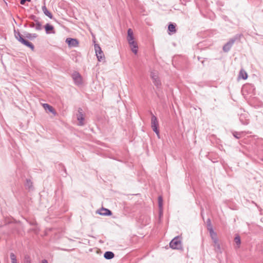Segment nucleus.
Wrapping results in <instances>:
<instances>
[{
  "label": "nucleus",
  "instance_id": "aec40b11",
  "mask_svg": "<svg viewBox=\"0 0 263 263\" xmlns=\"http://www.w3.org/2000/svg\"><path fill=\"white\" fill-rule=\"evenodd\" d=\"M115 254L112 252L106 251L104 254V257L106 259H110L114 257Z\"/></svg>",
  "mask_w": 263,
  "mask_h": 263
},
{
  "label": "nucleus",
  "instance_id": "412c9836",
  "mask_svg": "<svg viewBox=\"0 0 263 263\" xmlns=\"http://www.w3.org/2000/svg\"><path fill=\"white\" fill-rule=\"evenodd\" d=\"M153 82L158 89H160L161 86V82L159 78L153 80Z\"/></svg>",
  "mask_w": 263,
  "mask_h": 263
},
{
  "label": "nucleus",
  "instance_id": "c9c22d12",
  "mask_svg": "<svg viewBox=\"0 0 263 263\" xmlns=\"http://www.w3.org/2000/svg\"><path fill=\"white\" fill-rule=\"evenodd\" d=\"M34 23H35V25H36L37 23H40V22L39 21V18L37 17V18H36L35 21H34Z\"/></svg>",
  "mask_w": 263,
  "mask_h": 263
},
{
  "label": "nucleus",
  "instance_id": "ddd939ff",
  "mask_svg": "<svg viewBox=\"0 0 263 263\" xmlns=\"http://www.w3.org/2000/svg\"><path fill=\"white\" fill-rule=\"evenodd\" d=\"M209 232H210V236L211 237V238L213 240V242L214 243H216V241H218V238L217 237V234L216 233H215L213 228H209Z\"/></svg>",
  "mask_w": 263,
  "mask_h": 263
},
{
  "label": "nucleus",
  "instance_id": "5701e85b",
  "mask_svg": "<svg viewBox=\"0 0 263 263\" xmlns=\"http://www.w3.org/2000/svg\"><path fill=\"white\" fill-rule=\"evenodd\" d=\"M158 205L160 213H161L163 208V198L161 196L158 197Z\"/></svg>",
  "mask_w": 263,
  "mask_h": 263
},
{
  "label": "nucleus",
  "instance_id": "2f4dec72",
  "mask_svg": "<svg viewBox=\"0 0 263 263\" xmlns=\"http://www.w3.org/2000/svg\"><path fill=\"white\" fill-rule=\"evenodd\" d=\"M151 77L152 80H154L155 79L158 78V77L155 72H151Z\"/></svg>",
  "mask_w": 263,
  "mask_h": 263
},
{
  "label": "nucleus",
  "instance_id": "dca6fc26",
  "mask_svg": "<svg viewBox=\"0 0 263 263\" xmlns=\"http://www.w3.org/2000/svg\"><path fill=\"white\" fill-rule=\"evenodd\" d=\"M176 24L174 23H170L168 26V31H169L168 34L174 33L176 32Z\"/></svg>",
  "mask_w": 263,
  "mask_h": 263
},
{
  "label": "nucleus",
  "instance_id": "393cba45",
  "mask_svg": "<svg viewBox=\"0 0 263 263\" xmlns=\"http://www.w3.org/2000/svg\"><path fill=\"white\" fill-rule=\"evenodd\" d=\"M14 35L15 38L20 42H21V39H24L22 36V35L20 33L19 31L16 32L15 30H14Z\"/></svg>",
  "mask_w": 263,
  "mask_h": 263
},
{
  "label": "nucleus",
  "instance_id": "0eeeda50",
  "mask_svg": "<svg viewBox=\"0 0 263 263\" xmlns=\"http://www.w3.org/2000/svg\"><path fill=\"white\" fill-rule=\"evenodd\" d=\"M97 213L103 216H110L112 215V212L110 210L104 208H102L98 211Z\"/></svg>",
  "mask_w": 263,
  "mask_h": 263
},
{
  "label": "nucleus",
  "instance_id": "1a4fd4ad",
  "mask_svg": "<svg viewBox=\"0 0 263 263\" xmlns=\"http://www.w3.org/2000/svg\"><path fill=\"white\" fill-rule=\"evenodd\" d=\"M248 115L246 113L241 114L239 117V120L242 124L248 125L249 123V120L247 118Z\"/></svg>",
  "mask_w": 263,
  "mask_h": 263
},
{
  "label": "nucleus",
  "instance_id": "4468645a",
  "mask_svg": "<svg viewBox=\"0 0 263 263\" xmlns=\"http://www.w3.org/2000/svg\"><path fill=\"white\" fill-rule=\"evenodd\" d=\"M21 43L23 45L26 46L28 47H29L32 51L34 49V46L31 42H29L28 40H26L24 39H21Z\"/></svg>",
  "mask_w": 263,
  "mask_h": 263
},
{
  "label": "nucleus",
  "instance_id": "2eb2a0df",
  "mask_svg": "<svg viewBox=\"0 0 263 263\" xmlns=\"http://www.w3.org/2000/svg\"><path fill=\"white\" fill-rule=\"evenodd\" d=\"M24 36L29 40H33L37 37V34L36 33H30L27 32H25L24 33Z\"/></svg>",
  "mask_w": 263,
  "mask_h": 263
},
{
  "label": "nucleus",
  "instance_id": "6ab92c4d",
  "mask_svg": "<svg viewBox=\"0 0 263 263\" xmlns=\"http://www.w3.org/2000/svg\"><path fill=\"white\" fill-rule=\"evenodd\" d=\"M43 106L46 110L48 111L49 112L55 113L54 108L48 104L44 103L43 104Z\"/></svg>",
  "mask_w": 263,
  "mask_h": 263
},
{
  "label": "nucleus",
  "instance_id": "39448f33",
  "mask_svg": "<svg viewBox=\"0 0 263 263\" xmlns=\"http://www.w3.org/2000/svg\"><path fill=\"white\" fill-rule=\"evenodd\" d=\"M66 42L69 47H76L79 44V42L77 39L70 37L66 39Z\"/></svg>",
  "mask_w": 263,
  "mask_h": 263
},
{
  "label": "nucleus",
  "instance_id": "c756f323",
  "mask_svg": "<svg viewBox=\"0 0 263 263\" xmlns=\"http://www.w3.org/2000/svg\"><path fill=\"white\" fill-rule=\"evenodd\" d=\"M24 263H31V259L30 257L28 255H26L24 257Z\"/></svg>",
  "mask_w": 263,
  "mask_h": 263
},
{
  "label": "nucleus",
  "instance_id": "9d476101",
  "mask_svg": "<svg viewBox=\"0 0 263 263\" xmlns=\"http://www.w3.org/2000/svg\"><path fill=\"white\" fill-rule=\"evenodd\" d=\"M128 44L130 46V47L131 48L132 51L135 53L137 54L138 52V45L137 43L134 41V40L132 41H128Z\"/></svg>",
  "mask_w": 263,
  "mask_h": 263
},
{
  "label": "nucleus",
  "instance_id": "4c0bfd02",
  "mask_svg": "<svg viewBox=\"0 0 263 263\" xmlns=\"http://www.w3.org/2000/svg\"><path fill=\"white\" fill-rule=\"evenodd\" d=\"M200 59H201V58H200V57H198V60L199 61H200Z\"/></svg>",
  "mask_w": 263,
  "mask_h": 263
},
{
  "label": "nucleus",
  "instance_id": "72a5a7b5",
  "mask_svg": "<svg viewBox=\"0 0 263 263\" xmlns=\"http://www.w3.org/2000/svg\"><path fill=\"white\" fill-rule=\"evenodd\" d=\"M38 17L36 16L35 15L33 14H31L29 16V18L34 21H35V19L37 18Z\"/></svg>",
  "mask_w": 263,
  "mask_h": 263
},
{
  "label": "nucleus",
  "instance_id": "c85d7f7f",
  "mask_svg": "<svg viewBox=\"0 0 263 263\" xmlns=\"http://www.w3.org/2000/svg\"><path fill=\"white\" fill-rule=\"evenodd\" d=\"M28 26L30 28H34L35 27V23L34 22H27L26 24L24 25V27H27Z\"/></svg>",
  "mask_w": 263,
  "mask_h": 263
},
{
  "label": "nucleus",
  "instance_id": "473e14b6",
  "mask_svg": "<svg viewBox=\"0 0 263 263\" xmlns=\"http://www.w3.org/2000/svg\"><path fill=\"white\" fill-rule=\"evenodd\" d=\"M206 222H207V228H208V230H209V228H212L210 219H208Z\"/></svg>",
  "mask_w": 263,
  "mask_h": 263
},
{
  "label": "nucleus",
  "instance_id": "f3484780",
  "mask_svg": "<svg viewBox=\"0 0 263 263\" xmlns=\"http://www.w3.org/2000/svg\"><path fill=\"white\" fill-rule=\"evenodd\" d=\"M42 9L43 13H44V14L45 15L47 16L51 19H52L53 18L52 14L48 10L45 4H44V5L43 6H42Z\"/></svg>",
  "mask_w": 263,
  "mask_h": 263
},
{
  "label": "nucleus",
  "instance_id": "4be33fe9",
  "mask_svg": "<svg viewBox=\"0 0 263 263\" xmlns=\"http://www.w3.org/2000/svg\"><path fill=\"white\" fill-rule=\"evenodd\" d=\"M133 32L132 29L129 28L127 30V41H132L134 40Z\"/></svg>",
  "mask_w": 263,
  "mask_h": 263
},
{
  "label": "nucleus",
  "instance_id": "b1692460",
  "mask_svg": "<svg viewBox=\"0 0 263 263\" xmlns=\"http://www.w3.org/2000/svg\"><path fill=\"white\" fill-rule=\"evenodd\" d=\"M214 247L215 248V251L217 253H221V247L220 244L218 243V241H216V243H214Z\"/></svg>",
  "mask_w": 263,
  "mask_h": 263
},
{
  "label": "nucleus",
  "instance_id": "9b49d317",
  "mask_svg": "<svg viewBox=\"0 0 263 263\" xmlns=\"http://www.w3.org/2000/svg\"><path fill=\"white\" fill-rule=\"evenodd\" d=\"M44 27L45 28L46 33L47 34H50V33L54 34L55 33V31H54V27L52 25H50V24H48V23L46 24L44 26Z\"/></svg>",
  "mask_w": 263,
  "mask_h": 263
},
{
  "label": "nucleus",
  "instance_id": "e433bc0d",
  "mask_svg": "<svg viewBox=\"0 0 263 263\" xmlns=\"http://www.w3.org/2000/svg\"><path fill=\"white\" fill-rule=\"evenodd\" d=\"M42 263H48V261L46 259H43L42 261Z\"/></svg>",
  "mask_w": 263,
  "mask_h": 263
},
{
  "label": "nucleus",
  "instance_id": "423d86ee",
  "mask_svg": "<svg viewBox=\"0 0 263 263\" xmlns=\"http://www.w3.org/2000/svg\"><path fill=\"white\" fill-rule=\"evenodd\" d=\"M72 78L77 85L82 84V77L79 73L74 72L72 75Z\"/></svg>",
  "mask_w": 263,
  "mask_h": 263
},
{
  "label": "nucleus",
  "instance_id": "cd10ccee",
  "mask_svg": "<svg viewBox=\"0 0 263 263\" xmlns=\"http://www.w3.org/2000/svg\"><path fill=\"white\" fill-rule=\"evenodd\" d=\"M35 29L37 31H40L43 28V26L41 22L37 23L36 25H35Z\"/></svg>",
  "mask_w": 263,
  "mask_h": 263
},
{
  "label": "nucleus",
  "instance_id": "6e6552de",
  "mask_svg": "<svg viewBox=\"0 0 263 263\" xmlns=\"http://www.w3.org/2000/svg\"><path fill=\"white\" fill-rule=\"evenodd\" d=\"M77 120L79 121V125H84L83 121L84 120V115L83 114V110L79 108L78 109V114L77 115Z\"/></svg>",
  "mask_w": 263,
  "mask_h": 263
},
{
  "label": "nucleus",
  "instance_id": "a878e982",
  "mask_svg": "<svg viewBox=\"0 0 263 263\" xmlns=\"http://www.w3.org/2000/svg\"><path fill=\"white\" fill-rule=\"evenodd\" d=\"M243 134V132H234L233 133V136L236 139H238L241 137V136Z\"/></svg>",
  "mask_w": 263,
  "mask_h": 263
},
{
  "label": "nucleus",
  "instance_id": "58836bf2",
  "mask_svg": "<svg viewBox=\"0 0 263 263\" xmlns=\"http://www.w3.org/2000/svg\"><path fill=\"white\" fill-rule=\"evenodd\" d=\"M203 62H204V61H201V63H202V64H203Z\"/></svg>",
  "mask_w": 263,
  "mask_h": 263
},
{
  "label": "nucleus",
  "instance_id": "bb28decb",
  "mask_svg": "<svg viewBox=\"0 0 263 263\" xmlns=\"http://www.w3.org/2000/svg\"><path fill=\"white\" fill-rule=\"evenodd\" d=\"M10 257L12 263H17L16 257L13 253H10Z\"/></svg>",
  "mask_w": 263,
  "mask_h": 263
},
{
  "label": "nucleus",
  "instance_id": "f03ea898",
  "mask_svg": "<svg viewBox=\"0 0 263 263\" xmlns=\"http://www.w3.org/2000/svg\"><path fill=\"white\" fill-rule=\"evenodd\" d=\"M152 116L151 117V127L153 130L159 136V123L157 118L153 114L152 111L150 112Z\"/></svg>",
  "mask_w": 263,
  "mask_h": 263
},
{
  "label": "nucleus",
  "instance_id": "f704fd0d",
  "mask_svg": "<svg viewBox=\"0 0 263 263\" xmlns=\"http://www.w3.org/2000/svg\"><path fill=\"white\" fill-rule=\"evenodd\" d=\"M31 0H21V1H20V4H21V5H25V3H26V2H31Z\"/></svg>",
  "mask_w": 263,
  "mask_h": 263
},
{
  "label": "nucleus",
  "instance_id": "a211bd4d",
  "mask_svg": "<svg viewBox=\"0 0 263 263\" xmlns=\"http://www.w3.org/2000/svg\"><path fill=\"white\" fill-rule=\"evenodd\" d=\"M248 78V74L246 71L243 69H241L239 71L238 75V79H242L243 80H246Z\"/></svg>",
  "mask_w": 263,
  "mask_h": 263
},
{
  "label": "nucleus",
  "instance_id": "f8f14e48",
  "mask_svg": "<svg viewBox=\"0 0 263 263\" xmlns=\"http://www.w3.org/2000/svg\"><path fill=\"white\" fill-rule=\"evenodd\" d=\"M25 189L29 191H33L34 189L33 183L30 179H26L24 184Z\"/></svg>",
  "mask_w": 263,
  "mask_h": 263
},
{
  "label": "nucleus",
  "instance_id": "f257e3e1",
  "mask_svg": "<svg viewBox=\"0 0 263 263\" xmlns=\"http://www.w3.org/2000/svg\"><path fill=\"white\" fill-rule=\"evenodd\" d=\"M242 34H237L235 35L233 37L231 38L229 41L225 44L223 47L222 50L224 52H229L232 48L233 45L236 41H238L240 39Z\"/></svg>",
  "mask_w": 263,
  "mask_h": 263
},
{
  "label": "nucleus",
  "instance_id": "7c9ffc66",
  "mask_svg": "<svg viewBox=\"0 0 263 263\" xmlns=\"http://www.w3.org/2000/svg\"><path fill=\"white\" fill-rule=\"evenodd\" d=\"M234 241L237 245H240L241 243L240 237L239 235H236L234 238Z\"/></svg>",
  "mask_w": 263,
  "mask_h": 263
},
{
  "label": "nucleus",
  "instance_id": "7ed1b4c3",
  "mask_svg": "<svg viewBox=\"0 0 263 263\" xmlns=\"http://www.w3.org/2000/svg\"><path fill=\"white\" fill-rule=\"evenodd\" d=\"M170 247L173 249H179L182 247L180 238L176 236L170 242Z\"/></svg>",
  "mask_w": 263,
  "mask_h": 263
},
{
  "label": "nucleus",
  "instance_id": "20e7f679",
  "mask_svg": "<svg viewBox=\"0 0 263 263\" xmlns=\"http://www.w3.org/2000/svg\"><path fill=\"white\" fill-rule=\"evenodd\" d=\"M95 49L96 55L99 61H101L104 59V55L99 45H95Z\"/></svg>",
  "mask_w": 263,
  "mask_h": 263
}]
</instances>
